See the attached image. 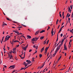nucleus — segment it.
Listing matches in <instances>:
<instances>
[{
	"mask_svg": "<svg viewBox=\"0 0 73 73\" xmlns=\"http://www.w3.org/2000/svg\"><path fill=\"white\" fill-rule=\"evenodd\" d=\"M38 39V38L37 37H36L35 38H33L32 39H31V41H36Z\"/></svg>",
	"mask_w": 73,
	"mask_h": 73,
	"instance_id": "f257e3e1",
	"label": "nucleus"
},
{
	"mask_svg": "<svg viewBox=\"0 0 73 73\" xmlns=\"http://www.w3.org/2000/svg\"><path fill=\"white\" fill-rule=\"evenodd\" d=\"M60 46H58V47H57V48H56V51H55V52L56 53V52H58V50H59V49H60Z\"/></svg>",
	"mask_w": 73,
	"mask_h": 73,
	"instance_id": "f03ea898",
	"label": "nucleus"
},
{
	"mask_svg": "<svg viewBox=\"0 0 73 73\" xmlns=\"http://www.w3.org/2000/svg\"><path fill=\"white\" fill-rule=\"evenodd\" d=\"M28 44H27V46H25V47H22V49H24V50H26V49L27 48V47H28Z\"/></svg>",
	"mask_w": 73,
	"mask_h": 73,
	"instance_id": "7ed1b4c3",
	"label": "nucleus"
},
{
	"mask_svg": "<svg viewBox=\"0 0 73 73\" xmlns=\"http://www.w3.org/2000/svg\"><path fill=\"white\" fill-rule=\"evenodd\" d=\"M15 65L11 66L9 68H9H11V69H14V68H15Z\"/></svg>",
	"mask_w": 73,
	"mask_h": 73,
	"instance_id": "20e7f679",
	"label": "nucleus"
},
{
	"mask_svg": "<svg viewBox=\"0 0 73 73\" xmlns=\"http://www.w3.org/2000/svg\"><path fill=\"white\" fill-rule=\"evenodd\" d=\"M39 32H40V31H38L36 32V33L35 34V35H38V33H39Z\"/></svg>",
	"mask_w": 73,
	"mask_h": 73,
	"instance_id": "39448f33",
	"label": "nucleus"
},
{
	"mask_svg": "<svg viewBox=\"0 0 73 73\" xmlns=\"http://www.w3.org/2000/svg\"><path fill=\"white\" fill-rule=\"evenodd\" d=\"M26 62L27 63H29V64H31V61H30V60H26Z\"/></svg>",
	"mask_w": 73,
	"mask_h": 73,
	"instance_id": "423d86ee",
	"label": "nucleus"
},
{
	"mask_svg": "<svg viewBox=\"0 0 73 73\" xmlns=\"http://www.w3.org/2000/svg\"><path fill=\"white\" fill-rule=\"evenodd\" d=\"M43 50H44V47H43L41 50L40 52L41 53H42V51Z\"/></svg>",
	"mask_w": 73,
	"mask_h": 73,
	"instance_id": "0eeeda50",
	"label": "nucleus"
},
{
	"mask_svg": "<svg viewBox=\"0 0 73 73\" xmlns=\"http://www.w3.org/2000/svg\"><path fill=\"white\" fill-rule=\"evenodd\" d=\"M63 44V42H61V44H59L58 46H60V47L61 48V46H62V44Z\"/></svg>",
	"mask_w": 73,
	"mask_h": 73,
	"instance_id": "6e6552de",
	"label": "nucleus"
},
{
	"mask_svg": "<svg viewBox=\"0 0 73 73\" xmlns=\"http://www.w3.org/2000/svg\"><path fill=\"white\" fill-rule=\"evenodd\" d=\"M49 48V46L48 47H46L45 49V51H47V50H48V48Z\"/></svg>",
	"mask_w": 73,
	"mask_h": 73,
	"instance_id": "1a4fd4ad",
	"label": "nucleus"
},
{
	"mask_svg": "<svg viewBox=\"0 0 73 73\" xmlns=\"http://www.w3.org/2000/svg\"><path fill=\"white\" fill-rule=\"evenodd\" d=\"M27 37H28V38H29V39L30 38H31V36L29 35L27 36Z\"/></svg>",
	"mask_w": 73,
	"mask_h": 73,
	"instance_id": "9d476101",
	"label": "nucleus"
},
{
	"mask_svg": "<svg viewBox=\"0 0 73 73\" xmlns=\"http://www.w3.org/2000/svg\"><path fill=\"white\" fill-rule=\"evenodd\" d=\"M11 36H12V35L9 36L8 37H7V40H9V38H11Z\"/></svg>",
	"mask_w": 73,
	"mask_h": 73,
	"instance_id": "9b49d317",
	"label": "nucleus"
},
{
	"mask_svg": "<svg viewBox=\"0 0 73 73\" xmlns=\"http://www.w3.org/2000/svg\"><path fill=\"white\" fill-rule=\"evenodd\" d=\"M68 12H70V11H72V10H70V7H69H69H68Z\"/></svg>",
	"mask_w": 73,
	"mask_h": 73,
	"instance_id": "f8f14e48",
	"label": "nucleus"
},
{
	"mask_svg": "<svg viewBox=\"0 0 73 73\" xmlns=\"http://www.w3.org/2000/svg\"><path fill=\"white\" fill-rule=\"evenodd\" d=\"M43 32H45V30H42L40 32V33H43Z\"/></svg>",
	"mask_w": 73,
	"mask_h": 73,
	"instance_id": "ddd939ff",
	"label": "nucleus"
},
{
	"mask_svg": "<svg viewBox=\"0 0 73 73\" xmlns=\"http://www.w3.org/2000/svg\"><path fill=\"white\" fill-rule=\"evenodd\" d=\"M13 58V56L12 55V54H11L10 58V60H11V58Z\"/></svg>",
	"mask_w": 73,
	"mask_h": 73,
	"instance_id": "4468645a",
	"label": "nucleus"
},
{
	"mask_svg": "<svg viewBox=\"0 0 73 73\" xmlns=\"http://www.w3.org/2000/svg\"><path fill=\"white\" fill-rule=\"evenodd\" d=\"M35 58H32V60H32V62H35Z\"/></svg>",
	"mask_w": 73,
	"mask_h": 73,
	"instance_id": "2eb2a0df",
	"label": "nucleus"
},
{
	"mask_svg": "<svg viewBox=\"0 0 73 73\" xmlns=\"http://www.w3.org/2000/svg\"><path fill=\"white\" fill-rule=\"evenodd\" d=\"M44 38V36H41L40 38V40H42V39H43V38Z\"/></svg>",
	"mask_w": 73,
	"mask_h": 73,
	"instance_id": "dca6fc26",
	"label": "nucleus"
},
{
	"mask_svg": "<svg viewBox=\"0 0 73 73\" xmlns=\"http://www.w3.org/2000/svg\"><path fill=\"white\" fill-rule=\"evenodd\" d=\"M64 48L66 50H67V48H66V46H64Z\"/></svg>",
	"mask_w": 73,
	"mask_h": 73,
	"instance_id": "f3484780",
	"label": "nucleus"
},
{
	"mask_svg": "<svg viewBox=\"0 0 73 73\" xmlns=\"http://www.w3.org/2000/svg\"><path fill=\"white\" fill-rule=\"evenodd\" d=\"M42 54H39V57H40V58H41V57H42Z\"/></svg>",
	"mask_w": 73,
	"mask_h": 73,
	"instance_id": "a211bd4d",
	"label": "nucleus"
},
{
	"mask_svg": "<svg viewBox=\"0 0 73 73\" xmlns=\"http://www.w3.org/2000/svg\"><path fill=\"white\" fill-rule=\"evenodd\" d=\"M46 40H45L44 42V45H45V44H46Z\"/></svg>",
	"mask_w": 73,
	"mask_h": 73,
	"instance_id": "6ab92c4d",
	"label": "nucleus"
},
{
	"mask_svg": "<svg viewBox=\"0 0 73 73\" xmlns=\"http://www.w3.org/2000/svg\"><path fill=\"white\" fill-rule=\"evenodd\" d=\"M15 33H17V34L18 35H20V33H19V32H15Z\"/></svg>",
	"mask_w": 73,
	"mask_h": 73,
	"instance_id": "aec40b11",
	"label": "nucleus"
},
{
	"mask_svg": "<svg viewBox=\"0 0 73 73\" xmlns=\"http://www.w3.org/2000/svg\"><path fill=\"white\" fill-rule=\"evenodd\" d=\"M44 65V64H43V65L42 66L40 67V69H41L42 68H43Z\"/></svg>",
	"mask_w": 73,
	"mask_h": 73,
	"instance_id": "412c9836",
	"label": "nucleus"
},
{
	"mask_svg": "<svg viewBox=\"0 0 73 73\" xmlns=\"http://www.w3.org/2000/svg\"><path fill=\"white\" fill-rule=\"evenodd\" d=\"M7 25L5 23H3V27H4V25Z\"/></svg>",
	"mask_w": 73,
	"mask_h": 73,
	"instance_id": "4be33fe9",
	"label": "nucleus"
},
{
	"mask_svg": "<svg viewBox=\"0 0 73 73\" xmlns=\"http://www.w3.org/2000/svg\"><path fill=\"white\" fill-rule=\"evenodd\" d=\"M56 53H57V52H56L53 55V57H54L56 55Z\"/></svg>",
	"mask_w": 73,
	"mask_h": 73,
	"instance_id": "5701e85b",
	"label": "nucleus"
},
{
	"mask_svg": "<svg viewBox=\"0 0 73 73\" xmlns=\"http://www.w3.org/2000/svg\"><path fill=\"white\" fill-rule=\"evenodd\" d=\"M6 18L7 20H9V21H10V19H9V18L6 17Z\"/></svg>",
	"mask_w": 73,
	"mask_h": 73,
	"instance_id": "b1692460",
	"label": "nucleus"
},
{
	"mask_svg": "<svg viewBox=\"0 0 73 73\" xmlns=\"http://www.w3.org/2000/svg\"><path fill=\"white\" fill-rule=\"evenodd\" d=\"M19 41L18 40H15L14 41V42H18Z\"/></svg>",
	"mask_w": 73,
	"mask_h": 73,
	"instance_id": "393cba45",
	"label": "nucleus"
},
{
	"mask_svg": "<svg viewBox=\"0 0 73 73\" xmlns=\"http://www.w3.org/2000/svg\"><path fill=\"white\" fill-rule=\"evenodd\" d=\"M9 52L10 53V54H12V53H13V51H12L11 50V51Z\"/></svg>",
	"mask_w": 73,
	"mask_h": 73,
	"instance_id": "a878e982",
	"label": "nucleus"
},
{
	"mask_svg": "<svg viewBox=\"0 0 73 73\" xmlns=\"http://www.w3.org/2000/svg\"><path fill=\"white\" fill-rule=\"evenodd\" d=\"M62 31V29H60V30H59L58 33H60V32H61Z\"/></svg>",
	"mask_w": 73,
	"mask_h": 73,
	"instance_id": "bb28decb",
	"label": "nucleus"
},
{
	"mask_svg": "<svg viewBox=\"0 0 73 73\" xmlns=\"http://www.w3.org/2000/svg\"><path fill=\"white\" fill-rule=\"evenodd\" d=\"M64 26H62L61 28H60V29H62L63 28H64Z\"/></svg>",
	"mask_w": 73,
	"mask_h": 73,
	"instance_id": "cd10ccee",
	"label": "nucleus"
},
{
	"mask_svg": "<svg viewBox=\"0 0 73 73\" xmlns=\"http://www.w3.org/2000/svg\"><path fill=\"white\" fill-rule=\"evenodd\" d=\"M58 37H57V39H56V42H57V41H58Z\"/></svg>",
	"mask_w": 73,
	"mask_h": 73,
	"instance_id": "c85d7f7f",
	"label": "nucleus"
},
{
	"mask_svg": "<svg viewBox=\"0 0 73 73\" xmlns=\"http://www.w3.org/2000/svg\"><path fill=\"white\" fill-rule=\"evenodd\" d=\"M22 26H23V27H26V26H25V25H24L23 24H22Z\"/></svg>",
	"mask_w": 73,
	"mask_h": 73,
	"instance_id": "c756f323",
	"label": "nucleus"
},
{
	"mask_svg": "<svg viewBox=\"0 0 73 73\" xmlns=\"http://www.w3.org/2000/svg\"><path fill=\"white\" fill-rule=\"evenodd\" d=\"M71 7V9H72V8H73V6H71V5H70V8Z\"/></svg>",
	"mask_w": 73,
	"mask_h": 73,
	"instance_id": "7c9ffc66",
	"label": "nucleus"
},
{
	"mask_svg": "<svg viewBox=\"0 0 73 73\" xmlns=\"http://www.w3.org/2000/svg\"><path fill=\"white\" fill-rule=\"evenodd\" d=\"M53 28H52V31H51V33H53Z\"/></svg>",
	"mask_w": 73,
	"mask_h": 73,
	"instance_id": "2f4dec72",
	"label": "nucleus"
},
{
	"mask_svg": "<svg viewBox=\"0 0 73 73\" xmlns=\"http://www.w3.org/2000/svg\"><path fill=\"white\" fill-rule=\"evenodd\" d=\"M29 65L27 67H26V68H25L24 70H25V69H27V68H28V67H29Z\"/></svg>",
	"mask_w": 73,
	"mask_h": 73,
	"instance_id": "473e14b6",
	"label": "nucleus"
},
{
	"mask_svg": "<svg viewBox=\"0 0 73 73\" xmlns=\"http://www.w3.org/2000/svg\"><path fill=\"white\" fill-rule=\"evenodd\" d=\"M62 41L61 42H63L64 41V39H62Z\"/></svg>",
	"mask_w": 73,
	"mask_h": 73,
	"instance_id": "72a5a7b5",
	"label": "nucleus"
},
{
	"mask_svg": "<svg viewBox=\"0 0 73 73\" xmlns=\"http://www.w3.org/2000/svg\"><path fill=\"white\" fill-rule=\"evenodd\" d=\"M16 48H14L13 49V51H15V50H16Z\"/></svg>",
	"mask_w": 73,
	"mask_h": 73,
	"instance_id": "f704fd0d",
	"label": "nucleus"
},
{
	"mask_svg": "<svg viewBox=\"0 0 73 73\" xmlns=\"http://www.w3.org/2000/svg\"><path fill=\"white\" fill-rule=\"evenodd\" d=\"M4 36L2 38V41H3V40H4Z\"/></svg>",
	"mask_w": 73,
	"mask_h": 73,
	"instance_id": "c9c22d12",
	"label": "nucleus"
},
{
	"mask_svg": "<svg viewBox=\"0 0 73 73\" xmlns=\"http://www.w3.org/2000/svg\"><path fill=\"white\" fill-rule=\"evenodd\" d=\"M59 16H60V17H62V16H61V14H59Z\"/></svg>",
	"mask_w": 73,
	"mask_h": 73,
	"instance_id": "e433bc0d",
	"label": "nucleus"
},
{
	"mask_svg": "<svg viewBox=\"0 0 73 73\" xmlns=\"http://www.w3.org/2000/svg\"><path fill=\"white\" fill-rule=\"evenodd\" d=\"M21 36L23 37H24V38H25V36H24L23 35H21Z\"/></svg>",
	"mask_w": 73,
	"mask_h": 73,
	"instance_id": "4c0bfd02",
	"label": "nucleus"
},
{
	"mask_svg": "<svg viewBox=\"0 0 73 73\" xmlns=\"http://www.w3.org/2000/svg\"><path fill=\"white\" fill-rule=\"evenodd\" d=\"M25 66V67L27 66V64H25V65H24Z\"/></svg>",
	"mask_w": 73,
	"mask_h": 73,
	"instance_id": "58836bf2",
	"label": "nucleus"
},
{
	"mask_svg": "<svg viewBox=\"0 0 73 73\" xmlns=\"http://www.w3.org/2000/svg\"><path fill=\"white\" fill-rule=\"evenodd\" d=\"M48 42H49V40H48L47 42L46 43V45H47V44H48Z\"/></svg>",
	"mask_w": 73,
	"mask_h": 73,
	"instance_id": "ea45409f",
	"label": "nucleus"
},
{
	"mask_svg": "<svg viewBox=\"0 0 73 73\" xmlns=\"http://www.w3.org/2000/svg\"><path fill=\"white\" fill-rule=\"evenodd\" d=\"M32 50L31 49H30L29 50V52H32Z\"/></svg>",
	"mask_w": 73,
	"mask_h": 73,
	"instance_id": "a19ab883",
	"label": "nucleus"
},
{
	"mask_svg": "<svg viewBox=\"0 0 73 73\" xmlns=\"http://www.w3.org/2000/svg\"><path fill=\"white\" fill-rule=\"evenodd\" d=\"M26 63H25V62H24V63H23V65H25V64H26Z\"/></svg>",
	"mask_w": 73,
	"mask_h": 73,
	"instance_id": "79ce46f5",
	"label": "nucleus"
},
{
	"mask_svg": "<svg viewBox=\"0 0 73 73\" xmlns=\"http://www.w3.org/2000/svg\"><path fill=\"white\" fill-rule=\"evenodd\" d=\"M53 33H54V31H53V32L52 33V36L53 35Z\"/></svg>",
	"mask_w": 73,
	"mask_h": 73,
	"instance_id": "37998d69",
	"label": "nucleus"
},
{
	"mask_svg": "<svg viewBox=\"0 0 73 73\" xmlns=\"http://www.w3.org/2000/svg\"><path fill=\"white\" fill-rule=\"evenodd\" d=\"M63 36V35H62V34H61V35H60V36L61 37H62V36Z\"/></svg>",
	"mask_w": 73,
	"mask_h": 73,
	"instance_id": "c03bdc74",
	"label": "nucleus"
},
{
	"mask_svg": "<svg viewBox=\"0 0 73 73\" xmlns=\"http://www.w3.org/2000/svg\"><path fill=\"white\" fill-rule=\"evenodd\" d=\"M24 69V68H21V70H23V69Z\"/></svg>",
	"mask_w": 73,
	"mask_h": 73,
	"instance_id": "a18cd8bd",
	"label": "nucleus"
},
{
	"mask_svg": "<svg viewBox=\"0 0 73 73\" xmlns=\"http://www.w3.org/2000/svg\"><path fill=\"white\" fill-rule=\"evenodd\" d=\"M33 47L34 48H36V46H35V45L33 46Z\"/></svg>",
	"mask_w": 73,
	"mask_h": 73,
	"instance_id": "49530a36",
	"label": "nucleus"
},
{
	"mask_svg": "<svg viewBox=\"0 0 73 73\" xmlns=\"http://www.w3.org/2000/svg\"><path fill=\"white\" fill-rule=\"evenodd\" d=\"M59 44V43H58L56 45V46H58V45Z\"/></svg>",
	"mask_w": 73,
	"mask_h": 73,
	"instance_id": "de8ad7c7",
	"label": "nucleus"
},
{
	"mask_svg": "<svg viewBox=\"0 0 73 73\" xmlns=\"http://www.w3.org/2000/svg\"><path fill=\"white\" fill-rule=\"evenodd\" d=\"M36 49H37V48H38V46H36Z\"/></svg>",
	"mask_w": 73,
	"mask_h": 73,
	"instance_id": "09e8293b",
	"label": "nucleus"
},
{
	"mask_svg": "<svg viewBox=\"0 0 73 73\" xmlns=\"http://www.w3.org/2000/svg\"><path fill=\"white\" fill-rule=\"evenodd\" d=\"M15 71H16V70H14L13 71V72L12 73H14V72H15Z\"/></svg>",
	"mask_w": 73,
	"mask_h": 73,
	"instance_id": "8fccbe9b",
	"label": "nucleus"
},
{
	"mask_svg": "<svg viewBox=\"0 0 73 73\" xmlns=\"http://www.w3.org/2000/svg\"><path fill=\"white\" fill-rule=\"evenodd\" d=\"M25 58V56H24V57H22H22H21V58L22 59H23V58Z\"/></svg>",
	"mask_w": 73,
	"mask_h": 73,
	"instance_id": "3c124183",
	"label": "nucleus"
},
{
	"mask_svg": "<svg viewBox=\"0 0 73 73\" xmlns=\"http://www.w3.org/2000/svg\"><path fill=\"white\" fill-rule=\"evenodd\" d=\"M59 28H60V25H59L58 26V27L57 28V29H59Z\"/></svg>",
	"mask_w": 73,
	"mask_h": 73,
	"instance_id": "603ef678",
	"label": "nucleus"
},
{
	"mask_svg": "<svg viewBox=\"0 0 73 73\" xmlns=\"http://www.w3.org/2000/svg\"><path fill=\"white\" fill-rule=\"evenodd\" d=\"M13 41L14 42V39H13V40H12V43H13Z\"/></svg>",
	"mask_w": 73,
	"mask_h": 73,
	"instance_id": "864d4df0",
	"label": "nucleus"
},
{
	"mask_svg": "<svg viewBox=\"0 0 73 73\" xmlns=\"http://www.w3.org/2000/svg\"><path fill=\"white\" fill-rule=\"evenodd\" d=\"M68 21H70V18H68Z\"/></svg>",
	"mask_w": 73,
	"mask_h": 73,
	"instance_id": "5fc2aeb1",
	"label": "nucleus"
},
{
	"mask_svg": "<svg viewBox=\"0 0 73 73\" xmlns=\"http://www.w3.org/2000/svg\"><path fill=\"white\" fill-rule=\"evenodd\" d=\"M61 20H62V19H60L59 21V22H60V23H61Z\"/></svg>",
	"mask_w": 73,
	"mask_h": 73,
	"instance_id": "6e6d98bb",
	"label": "nucleus"
},
{
	"mask_svg": "<svg viewBox=\"0 0 73 73\" xmlns=\"http://www.w3.org/2000/svg\"><path fill=\"white\" fill-rule=\"evenodd\" d=\"M7 40V38H5V41H6Z\"/></svg>",
	"mask_w": 73,
	"mask_h": 73,
	"instance_id": "4d7b16f0",
	"label": "nucleus"
},
{
	"mask_svg": "<svg viewBox=\"0 0 73 73\" xmlns=\"http://www.w3.org/2000/svg\"><path fill=\"white\" fill-rule=\"evenodd\" d=\"M67 24H68V21L67 22V23L65 25V27H66V25H67Z\"/></svg>",
	"mask_w": 73,
	"mask_h": 73,
	"instance_id": "13d9d810",
	"label": "nucleus"
},
{
	"mask_svg": "<svg viewBox=\"0 0 73 73\" xmlns=\"http://www.w3.org/2000/svg\"><path fill=\"white\" fill-rule=\"evenodd\" d=\"M73 36H72L70 37V38H71Z\"/></svg>",
	"mask_w": 73,
	"mask_h": 73,
	"instance_id": "bf43d9fd",
	"label": "nucleus"
},
{
	"mask_svg": "<svg viewBox=\"0 0 73 73\" xmlns=\"http://www.w3.org/2000/svg\"><path fill=\"white\" fill-rule=\"evenodd\" d=\"M9 54V57L8 58H9V57H10V55H9V53L8 54Z\"/></svg>",
	"mask_w": 73,
	"mask_h": 73,
	"instance_id": "052dcab7",
	"label": "nucleus"
},
{
	"mask_svg": "<svg viewBox=\"0 0 73 73\" xmlns=\"http://www.w3.org/2000/svg\"><path fill=\"white\" fill-rule=\"evenodd\" d=\"M48 29H50V27L49 26L48 27Z\"/></svg>",
	"mask_w": 73,
	"mask_h": 73,
	"instance_id": "680f3d73",
	"label": "nucleus"
},
{
	"mask_svg": "<svg viewBox=\"0 0 73 73\" xmlns=\"http://www.w3.org/2000/svg\"><path fill=\"white\" fill-rule=\"evenodd\" d=\"M65 56H66V53H65Z\"/></svg>",
	"mask_w": 73,
	"mask_h": 73,
	"instance_id": "e2e57ef3",
	"label": "nucleus"
},
{
	"mask_svg": "<svg viewBox=\"0 0 73 73\" xmlns=\"http://www.w3.org/2000/svg\"><path fill=\"white\" fill-rule=\"evenodd\" d=\"M73 31V29H72V30L71 31V32H73V31Z\"/></svg>",
	"mask_w": 73,
	"mask_h": 73,
	"instance_id": "0e129e2a",
	"label": "nucleus"
},
{
	"mask_svg": "<svg viewBox=\"0 0 73 73\" xmlns=\"http://www.w3.org/2000/svg\"><path fill=\"white\" fill-rule=\"evenodd\" d=\"M15 31H13V32H15V33H16V32Z\"/></svg>",
	"mask_w": 73,
	"mask_h": 73,
	"instance_id": "69168bd1",
	"label": "nucleus"
},
{
	"mask_svg": "<svg viewBox=\"0 0 73 73\" xmlns=\"http://www.w3.org/2000/svg\"><path fill=\"white\" fill-rule=\"evenodd\" d=\"M37 51H36L35 53H37Z\"/></svg>",
	"mask_w": 73,
	"mask_h": 73,
	"instance_id": "338daca9",
	"label": "nucleus"
},
{
	"mask_svg": "<svg viewBox=\"0 0 73 73\" xmlns=\"http://www.w3.org/2000/svg\"><path fill=\"white\" fill-rule=\"evenodd\" d=\"M19 45H18L17 47H19Z\"/></svg>",
	"mask_w": 73,
	"mask_h": 73,
	"instance_id": "774afa93",
	"label": "nucleus"
}]
</instances>
